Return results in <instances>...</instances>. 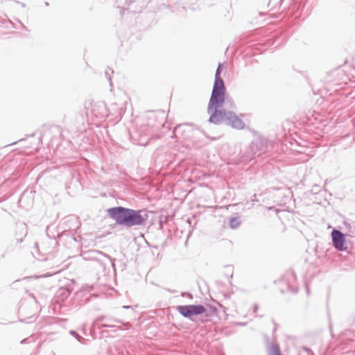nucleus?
Returning <instances> with one entry per match:
<instances>
[{
	"label": "nucleus",
	"mask_w": 355,
	"mask_h": 355,
	"mask_svg": "<svg viewBox=\"0 0 355 355\" xmlns=\"http://www.w3.org/2000/svg\"><path fill=\"white\" fill-rule=\"evenodd\" d=\"M225 93H221L220 96H216L211 93L207 106V112L210 115L209 121L214 124L225 123L236 129H243L244 122L234 112L220 109L225 101Z\"/></svg>",
	"instance_id": "nucleus-1"
},
{
	"label": "nucleus",
	"mask_w": 355,
	"mask_h": 355,
	"mask_svg": "<svg viewBox=\"0 0 355 355\" xmlns=\"http://www.w3.org/2000/svg\"><path fill=\"white\" fill-rule=\"evenodd\" d=\"M107 213L116 225L126 228L145 225L148 219V214L144 211L122 206L111 207L107 209Z\"/></svg>",
	"instance_id": "nucleus-2"
},
{
	"label": "nucleus",
	"mask_w": 355,
	"mask_h": 355,
	"mask_svg": "<svg viewBox=\"0 0 355 355\" xmlns=\"http://www.w3.org/2000/svg\"><path fill=\"white\" fill-rule=\"evenodd\" d=\"M84 259L95 261L99 263L101 266L105 270L107 266H112L114 271L116 270V259H112L109 255L99 250H89L82 254Z\"/></svg>",
	"instance_id": "nucleus-3"
},
{
	"label": "nucleus",
	"mask_w": 355,
	"mask_h": 355,
	"mask_svg": "<svg viewBox=\"0 0 355 355\" xmlns=\"http://www.w3.org/2000/svg\"><path fill=\"white\" fill-rule=\"evenodd\" d=\"M176 310L182 317L193 321V316L202 315L205 312V307L202 304L179 305Z\"/></svg>",
	"instance_id": "nucleus-4"
},
{
	"label": "nucleus",
	"mask_w": 355,
	"mask_h": 355,
	"mask_svg": "<svg viewBox=\"0 0 355 355\" xmlns=\"http://www.w3.org/2000/svg\"><path fill=\"white\" fill-rule=\"evenodd\" d=\"M148 123L146 125L139 128L133 135H131L135 140H138L140 145H146L153 135L154 128L159 129L161 124L157 125L156 127L152 125L149 127Z\"/></svg>",
	"instance_id": "nucleus-5"
},
{
	"label": "nucleus",
	"mask_w": 355,
	"mask_h": 355,
	"mask_svg": "<svg viewBox=\"0 0 355 355\" xmlns=\"http://www.w3.org/2000/svg\"><path fill=\"white\" fill-rule=\"evenodd\" d=\"M98 322H103V323L101 324L100 328L103 327H116V324H123V328L119 327V329L120 330L123 329H129L131 327V324L130 322H123L121 320L107 316V315H101L98 317L93 322L92 327L97 325Z\"/></svg>",
	"instance_id": "nucleus-6"
},
{
	"label": "nucleus",
	"mask_w": 355,
	"mask_h": 355,
	"mask_svg": "<svg viewBox=\"0 0 355 355\" xmlns=\"http://www.w3.org/2000/svg\"><path fill=\"white\" fill-rule=\"evenodd\" d=\"M266 142L263 139H257L252 141L248 150V155L243 157V161L252 160L256 155H261L266 150Z\"/></svg>",
	"instance_id": "nucleus-7"
},
{
	"label": "nucleus",
	"mask_w": 355,
	"mask_h": 355,
	"mask_svg": "<svg viewBox=\"0 0 355 355\" xmlns=\"http://www.w3.org/2000/svg\"><path fill=\"white\" fill-rule=\"evenodd\" d=\"M223 65L219 63L216 71L214 83L211 93H214L216 96H220L221 93H226V87L223 78L220 76Z\"/></svg>",
	"instance_id": "nucleus-8"
},
{
	"label": "nucleus",
	"mask_w": 355,
	"mask_h": 355,
	"mask_svg": "<svg viewBox=\"0 0 355 355\" xmlns=\"http://www.w3.org/2000/svg\"><path fill=\"white\" fill-rule=\"evenodd\" d=\"M333 246L338 251H345L347 249L345 235L338 230H333L331 232Z\"/></svg>",
	"instance_id": "nucleus-9"
},
{
	"label": "nucleus",
	"mask_w": 355,
	"mask_h": 355,
	"mask_svg": "<svg viewBox=\"0 0 355 355\" xmlns=\"http://www.w3.org/2000/svg\"><path fill=\"white\" fill-rule=\"evenodd\" d=\"M193 130L194 125L192 123H185L176 125L173 133L176 137H180L183 139H188L191 137Z\"/></svg>",
	"instance_id": "nucleus-10"
},
{
	"label": "nucleus",
	"mask_w": 355,
	"mask_h": 355,
	"mask_svg": "<svg viewBox=\"0 0 355 355\" xmlns=\"http://www.w3.org/2000/svg\"><path fill=\"white\" fill-rule=\"evenodd\" d=\"M92 114L96 118H104L107 116V110L103 102L95 103L92 105Z\"/></svg>",
	"instance_id": "nucleus-11"
},
{
	"label": "nucleus",
	"mask_w": 355,
	"mask_h": 355,
	"mask_svg": "<svg viewBox=\"0 0 355 355\" xmlns=\"http://www.w3.org/2000/svg\"><path fill=\"white\" fill-rule=\"evenodd\" d=\"M283 278L284 281L288 284V289L292 293H297L298 288L294 285L296 281V275L294 271L291 269L287 270Z\"/></svg>",
	"instance_id": "nucleus-12"
},
{
	"label": "nucleus",
	"mask_w": 355,
	"mask_h": 355,
	"mask_svg": "<svg viewBox=\"0 0 355 355\" xmlns=\"http://www.w3.org/2000/svg\"><path fill=\"white\" fill-rule=\"evenodd\" d=\"M268 349V355H282L279 345L275 343H271Z\"/></svg>",
	"instance_id": "nucleus-13"
},
{
	"label": "nucleus",
	"mask_w": 355,
	"mask_h": 355,
	"mask_svg": "<svg viewBox=\"0 0 355 355\" xmlns=\"http://www.w3.org/2000/svg\"><path fill=\"white\" fill-rule=\"evenodd\" d=\"M241 224V220L239 217H232L230 219V227L234 230L238 228Z\"/></svg>",
	"instance_id": "nucleus-14"
},
{
	"label": "nucleus",
	"mask_w": 355,
	"mask_h": 355,
	"mask_svg": "<svg viewBox=\"0 0 355 355\" xmlns=\"http://www.w3.org/2000/svg\"><path fill=\"white\" fill-rule=\"evenodd\" d=\"M218 313V309L216 306H209V309H205V317L207 318H210L212 315H216Z\"/></svg>",
	"instance_id": "nucleus-15"
},
{
	"label": "nucleus",
	"mask_w": 355,
	"mask_h": 355,
	"mask_svg": "<svg viewBox=\"0 0 355 355\" xmlns=\"http://www.w3.org/2000/svg\"><path fill=\"white\" fill-rule=\"evenodd\" d=\"M113 73H114V71L110 69H108V70L105 71V76L107 80H108V82L110 83V86L112 85L111 74H112Z\"/></svg>",
	"instance_id": "nucleus-16"
},
{
	"label": "nucleus",
	"mask_w": 355,
	"mask_h": 355,
	"mask_svg": "<svg viewBox=\"0 0 355 355\" xmlns=\"http://www.w3.org/2000/svg\"><path fill=\"white\" fill-rule=\"evenodd\" d=\"M69 334L80 343H82L83 340H84V338L74 330H71L69 331Z\"/></svg>",
	"instance_id": "nucleus-17"
},
{
	"label": "nucleus",
	"mask_w": 355,
	"mask_h": 355,
	"mask_svg": "<svg viewBox=\"0 0 355 355\" xmlns=\"http://www.w3.org/2000/svg\"><path fill=\"white\" fill-rule=\"evenodd\" d=\"M25 308H26L25 306L21 305L19 307V313L23 314V313L24 312Z\"/></svg>",
	"instance_id": "nucleus-18"
},
{
	"label": "nucleus",
	"mask_w": 355,
	"mask_h": 355,
	"mask_svg": "<svg viewBox=\"0 0 355 355\" xmlns=\"http://www.w3.org/2000/svg\"><path fill=\"white\" fill-rule=\"evenodd\" d=\"M258 309H259L258 304H254V306H253V313H257Z\"/></svg>",
	"instance_id": "nucleus-19"
},
{
	"label": "nucleus",
	"mask_w": 355,
	"mask_h": 355,
	"mask_svg": "<svg viewBox=\"0 0 355 355\" xmlns=\"http://www.w3.org/2000/svg\"><path fill=\"white\" fill-rule=\"evenodd\" d=\"M122 308L125 309H131L132 310H133V308L132 306H123Z\"/></svg>",
	"instance_id": "nucleus-20"
},
{
	"label": "nucleus",
	"mask_w": 355,
	"mask_h": 355,
	"mask_svg": "<svg viewBox=\"0 0 355 355\" xmlns=\"http://www.w3.org/2000/svg\"><path fill=\"white\" fill-rule=\"evenodd\" d=\"M304 349L306 351H307V352H309V354H312L311 350V349H308L307 347H304Z\"/></svg>",
	"instance_id": "nucleus-21"
},
{
	"label": "nucleus",
	"mask_w": 355,
	"mask_h": 355,
	"mask_svg": "<svg viewBox=\"0 0 355 355\" xmlns=\"http://www.w3.org/2000/svg\"><path fill=\"white\" fill-rule=\"evenodd\" d=\"M21 321H25L26 322H31V321H26V319H21Z\"/></svg>",
	"instance_id": "nucleus-22"
},
{
	"label": "nucleus",
	"mask_w": 355,
	"mask_h": 355,
	"mask_svg": "<svg viewBox=\"0 0 355 355\" xmlns=\"http://www.w3.org/2000/svg\"><path fill=\"white\" fill-rule=\"evenodd\" d=\"M207 320H209V319H205L204 320H202V322L207 321Z\"/></svg>",
	"instance_id": "nucleus-23"
},
{
	"label": "nucleus",
	"mask_w": 355,
	"mask_h": 355,
	"mask_svg": "<svg viewBox=\"0 0 355 355\" xmlns=\"http://www.w3.org/2000/svg\"><path fill=\"white\" fill-rule=\"evenodd\" d=\"M45 5H46V6H49V3H48V2H46V3H45Z\"/></svg>",
	"instance_id": "nucleus-24"
},
{
	"label": "nucleus",
	"mask_w": 355,
	"mask_h": 355,
	"mask_svg": "<svg viewBox=\"0 0 355 355\" xmlns=\"http://www.w3.org/2000/svg\"><path fill=\"white\" fill-rule=\"evenodd\" d=\"M25 341H26V340H25V339H24V340H23L21 341V343H24Z\"/></svg>",
	"instance_id": "nucleus-25"
}]
</instances>
